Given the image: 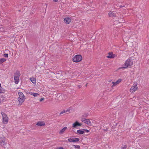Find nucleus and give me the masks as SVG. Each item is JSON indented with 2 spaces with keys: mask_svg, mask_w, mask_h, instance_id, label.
Returning a JSON list of instances; mask_svg holds the SVG:
<instances>
[{
  "mask_svg": "<svg viewBox=\"0 0 149 149\" xmlns=\"http://www.w3.org/2000/svg\"><path fill=\"white\" fill-rule=\"evenodd\" d=\"M81 121L88 125H91V123L89 119H85V118H81Z\"/></svg>",
  "mask_w": 149,
  "mask_h": 149,
  "instance_id": "8",
  "label": "nucleus"
},
{
  "mask_svg": "<svg viewBox=\"0 0 149 149\" xmlns=\"http://www.w3.org/2000/svg\"><path fill=\"white\" fill-rule=\"evenodd\" d=\"M118 6L120 8H121V7H123L124 6H122L121 5H120L119 4L118 5Z\"/></svg>",
  "mask_w": 149,
  "mask_h": 149,
  "instance_id": "31",
  "label": "nucleus"
},
{
  "mask_svg": "<svg viewBox=\"0 0 149 149\" xmlns=\"http://www.w3.org/2000/svg\"><path fill=\"white\" fill-rule=\"evenodd\" d=\"M74 148H77L78 149H79L80 148V146L78 145H74L73 146Z\"/></svg>",
  "mask_w": 149,
  "mask_h": 149,
  "instance_id": "22",
  "label": "nucleus"
},
{
  "mask_svg": "<svg viewBox=\"0 0 149 149\" xmlns=\"http://www.w3.org/2000/svg\"><path fill=\"white\" fill-rule=\"evenodd\" d=\"M70 111V110L69 109H67V110H65V112H69Z\"/></svg>",
  "mask_w": 149,
  "mask_h": 149,
  "instance_id": "32",
  "label": "nucleus"
},
{
  "mask_svg": "<svg viewBox=\"0 0 149 149\" xmlns=\"http://www.w3.org/2000/svg\"><path fill=\"white\" fill-rule=\"evenodd\" d=\"M73 139V142H79V139L78 138H74Z\"/></svg>",
  "mask_w": 149,
  "mask_h": 149,
  "instance_id": "18",
  "label": "nucleus"
},
{
  "mask_svg": "<svg viewBox=\"0 0 149 149\" xmlns=\"http://www.w3.org/2000/svg\"><path fill=\"white\" fill-rule=\"evenodd\" d=\"M133 64L132 60L130 58H128L125 62L124 66L122 67L121 68H131Z\"/></svg>",
  "mask_w": 149,
  "mask_h": 149,
  "instance_id": "1",
  "label": "nucleus"
},
{
  "mask_svg": "<svg viewBox=\"0 0 149 149\" xmlns=\"http://www.w3.org/2000/svg\"><path fill=\"white\" fill-rule=\"evenodd\" d=\"M29 94L31 95H32L34 97L37 96L39 95V94L36 93H33L32 92H29Z\"/></svg>",
  "mask_w": 149,
  "mask_h": 149,
  "instance_id": "15",
  "label": "nucleus"
},
{
  "mask_svg": "<svg viewBox=\"0 0 149 149\" xmlns=\"http://www.w3.org/2000/svg\"><path fill=\"white\" fill-rule=\"evenodd\" d=\"M65 113V110H64L63 111H61L60 113V114L61 115V114H63L64 113Z\"/></svg>",
  "mask_w": 149,
  "mask_h": 149,
  "instance_id": "28",
  "label": "nucleus"
},
{
  "mask_svg": "<svg viewBox=\"0 0 149 149\" xmlns=\"http://www.w3.org/2000/svg\"><path fill=\"white\" fill-rule=\"evenodd\" d=\"M127 148V146L126 145H124L121 147V149H126Z\"/></svg>",
  "mask_w": 149,
  "mask_h": 149,
  "instance_id": "25",
  "label": "nucleus"
},
{
  "mask_svg": "<svg viewBox=\"0 0 149 149\" xmlns=\"http://www.w3.org/2000/svg\"><path fill=\"white\" fill-rule=\"evenodd\" d=\"M62 97V95H61V97Z\"/></svg>",
  "mask_w": 149,
  "mask_h": 149,
  "instance_id": "41",
  "label": "nucleus"
},
{
  "mask_svg": "<svg viewBox=\"0 0 149 149\" xmlns=\"http://www.w3.org/2000/svg\"><path fill=\"white\" fill-rule=\"evenodd\" d=\"M116 55L115 54H112V58H114L116 56Z\"/></svg>",
  "mask_w": 149,
  "mask_h": 149,
  "instance_id": "30",
  "label": "nucleus"
},
{
  "mask_svg": "<svg viewBox=\"0 0 149 149\" xmlns=\"http://www.w3.org/2000/svg\"><path fill=\"white\" fill-rule=\"evenodd\" d=\"M5 92V90L1 86L0 88V93H4Z\"/></svg>",
  "mask_w": 149,
  "mask_h": 149,
  "instance_id": "16",
  "label": "nucleus"
},
{
  "mask_svg": "<svg viewBox=\"0 0 149 149\" xmlns=\"http://www.w3.org/2000/svg\"><path fill=\"white\" fill-rule=\"evenodd\" d=\"M64 21L66 24H68L71 22V20L69 17H67L64 19Z\"/></svg>",
  "mask_w": 149,
  "mask_h": 149,
  "instance_id": "11",
  "label": "nucleus"
},
{
  "mask_svg": "<svg viewBox=\"0 0 149 149\" xmlns=\"http://www.w3.org/2000/svg\"><path fill=\"white\" fill-rule=\"evenodd\" d=\"M21 75L20 72L18 70L16 71L14 74V79L15 83L17 84L19 80V77Z\"/></svg>",
  "mask_w": 149,
  "mask_h": 149,
  "instance_id": "3",
  "label": "nucleus"
},
{
  "mask_svg": "<svg viewBox=\"0 0 149 149\" xmlns=\"http://www.w3.org/2000/svg\"><path fill=\"white\" fill-rule=\"evenodd\" d=\"M78 126H81L82 125V123H79L78 122Z\"/></svg>",
  "mask_w": 149,
  "mask_h": 149,
  "instance_id": "35",
  "label": "nucleus"
},
{
  "mask_svg": "<svg viewBox=\"0 0 149 149\" xmlns=\"http://www.w3.org/2000/svg\"><path fill=\"white\" fill-rule=\"evenodd\" d=\"M0 143L1 145L2 146L6 144V143L5 142L4 139L0 140Z\"/></svg>",
  "mask_w": 149,
  "mask_h": 149,
  "instance_id": "12",
  "label": "nucleus"
},
{
  "mask_svg": "<svg viewBox=\"0 0 149 149\" xmlns=\"http://www.w3.org/2000/svg\"><path fill=\"white\" fill-rule=\"evenodd\" d=\"M138 83L136 82H135L132 86L131 87L130 89V92L133 93L135 91H137L138 89V87L137 86Z\"/></svg>",
  "mask_w": 149,
  "mask_h": 149,
  "instance_id": "5",
  "label": "nucleus"
},
{
  "mask_svg": "<svg viewBox=\"0 0 149 149\" xmlns=\"http://www.w3.org/2000/svg\"><path fill=\"white\" fill-rule=\"evenodd\" d=\"M118 13H112V21L114 22V24H117L119 22V18L118 16Z\"/></svg>",
  "mask_w": 149,
  "mask_h": 149,
  "instance_id": "4",
  "label": "nucleus"
},
{
  "mask_svg": "<svg viewBox=\"0 0 149 149\" xmlns=\"http://www.w3.org/2000/svg\"><path fill=\"white\" fill-rule=\"evenodd\" d=\"M88 116V115L87 114H84L82 116V118H86Z\"/></svg>",
  "mask_w": 149,
  "mask_h": 149,
  "instance_id": "24",
  "label": "nucleus"
},
{
  "mask_svg": "<svg viewBox=\"0 0 149 149\" xmlns=\"http://www.w3.org/2000/svg\"><path fill=\"white\" fill-rule=\"evenodd\" d=\"M3 119V122L4 124H6L8 122V118L7 116V115L3 112H2L1 113Z\"/></svg>",
  "mask_w": 149,
  "mask_h": 149,
  "instance_id": "7",
  "label": "nucleus"
},
{
  "mask_svg": "<svg viewBox=\"0 0 149 149\" xmlns=\"http://www.w3.org/2000/svg\"><path fill=\"white\" fill-rule=\"evenodd\" d=\"M122 81V79H119L117 80L115 82H112V84H113V86H115L118 84L120 83Z\"/></svg>",
  "mask_w": 149,
  "mask_h": 149,
  "instance_id": "10",
  "label": "nucleus"
},
{
  "mask_svg": "<svg viewBox=\"0 0 149 149\" xmlns=\"http://www.w3.org/2000/svg\"><path fill=\"white\" fill-rule=\"evenodd\" d=\"M78 87L79 88H80L81 87V86H80V85H79L78 86Z\"/></svg>",
  "mask_w": 149,
  "mask_h": 149,
  "instance_id": "37",
  "label": "nucleus"
},
{
  "mask_svg": "<svg viewBox=\"0 0 149 149\" xmlns=\"http://www.w3.org/2000/svg\"><path fill=\"white\" fill-rule=\"evenodd\" d=\"M18 94L19 95V97L18 100L19 102L18 104L19 105H21L24 101L25 97L23 93L22 92H18Z\"/></svg>",
  "mask_w": 149,
  "mask_h": 149,
  "instance_id": "2",
  "label": "nucleus"
},
{
  "mask_svg": "<svg viewBox=\"0 0 149 149\" xmlns=\"http://www.w3.org/2000/svg\"><path fill=\"white\" fill-rule=\"evenodd\" d=\"M67 127H64L60 131V133L62 134L67 129Z\"/></svg>",
  "mask_w": 149,
  "mask_h": 149,
  "instance_id": "17",
  "label": "nucleus"
},
{
  "mask_svg": "<svg viewBox=\"0 0 149 149\" xmlns=\"http://www.w3.org/2000/svg\"><path fill=\"white\" fill-rule=\"evenodd\" d=\"M78 122L77 121H76L73 124L72 126V127L73 128H75L77 126H78Z\"/></svg>",
  "mask_w": 149,
  "mask_h": 149,
  "instance_id": "14",
  "label": "nucleus"
},
{
  "mask_svg": "<svg viewBox=\"0 0 149 149\" xmlns=\"http://www.w3.org/2000/svg\"><path fill=\"white\" fill-rule=\"evenodd\" d=\"M6 59L4 58H0V64H2V63L6 61Z\"/></svg>",
  "mask_w": 149,
  "mask_h": 149,
  "instance_id": "19",
  "label": "nucleus"
},
{
  "mask_svg": "<svg viewBox=\"0 0 149 149\" xmlns=\"http://www.w3.org/2000/svg\"><path fill=\"white\" fill-rule=\"evenodd\" d=\"M59 74V73H57V74H56L57 75V74Z\"/></svg>",
  "mask_w": 149,
  "mask_h": 149,
  "instance_id": "40",
  "label": "nucleus"
},
{
  "mask_svg": "<svg viewBox=\"0 0 149 149\" xmlns=\"http://www.w3.org/2000/svg\"><path fill=\"white\" fill-rule=\"evenodd\" d=\"M44 100V98H41L40 99V102H42V100Z\"/></svg>",
  "mask_w": 149,
  "mask_h": 149,
  "instance_id": "34",
  "label": "nucleus"
},
{
  "mask_svg": "<svg viewBox=\"0 0 149 149\" xmlns=\"http://www.w3.org/2000/svg\"><path fill=\"white\" fill-rule=\"evenodd\" d=\"M36 125L39 126H42L45 125V123L43 121H39L37 123Z\"/></svg>",
  "mask_w": 149,
  "mask_h": 149,
  "instance_id": "9",
  "label": "nucleus"
},
{
  "mask_svg": "<svg viewBox=\"0 0 149 149\" xmlns=\"http://www.w3.org/2000/svg\"><path fill=\"white\" fill-rule=\"evenodd\" d=\"M68 141L70 142H73V139L71 138H69L68 140Z\"/></svg>",
  "mask_w": 149,
  "mask_h": 149,
  "instance_id": "23",
  "label": "nucleus"
},
{
  "mask_svg": "<svg viewBox=\"0 0 149 149\" xmlns=\"http://www.w3.org/2000/svg\"><path fill=\"white\" fill-rule=\"evenodd\" d=\"M83 130H84V132H89V131L88 130H87V129H83Z\"/></svg>",
  "mask_w": 149,
  "mask_h": 149,
  "instance_id": "27",
  "label": "nucleus"
},
{
  "mask_svg": "<svg viewBox=\"0 0 149 149\" xmlns=\"http://www.w3.org/2000/svg\"><path fill=\"white\" fill-rule=\"evenodd\" d=\"M84 133V131L81 130H78L77 131L76 133L79 134H83Z\"/></svg>",
  "mask_w": 149,
  "mask_h": 149,
  "instance_id": "13",
  "label": "nucleus"
},
{
  "mask_svg": "<svg viewBox=\"0 0 149 149\" xmlns=\"http://www.w3.org/2000/svg\"><path fill=\"white\" fill-rule=\"evenodd\" d=\"M8 54H5L3 55L4 57L6 58H8Z\"/></svg>",
  "mask_w": 149,
  "mask_h": 149,
  "instance_id": "26",
  "label": "nucleus"
},
{
  "mask_svg": "<svg viewBox=\"0 0 149 149\" xmlns=\"http://www.w3.org/2000/svg\"><path fill=\"white\" fill-rule=\"evenodd\" d=\"M108 15L109 17H111L112 16V12L111 11H110Z\"/></svg>",
  "mask_w": 149,
  "mask_h": 149,
  "instance_id": "29",
  "label": "nucleus"
},
{
  "mask_svg": "<svg viewBox=\"0 0 149 149\" xmlns=\"http://www.w3.org/2000/svg\"><path fill=\"white\" fill-rule=\"evenodd\" d=\"M57 149H64V148L62 147H60L57 148Z\"/></svg>",
  "mask_w": 149,
  "mask_h": 149,
  "instance_id": "33",
  "label": "nucleus"
},
{
  "mask_svg": "<svg viewBox=\"0 0 149 149\" xmlns=\"http://www.w3.org/2000/svg\"><path fill=\"white\" fill-rule=\"evenodd\" d=\"M101 93L102 94V95L103 94V93Z\"/></svg>",
  "mask_w": 149,
  "mask_h": 149,
  "instance_id": "38",
  "label": "nucleus"
},
{
  "mask_svg": "<svg viewBox=\"0 0 149 149\" xmlns=\"http://www.w3.org/2000/svg\"><path fill=\"white\" fill-rule=\"evenodd\" d=\"M87 84L86 85V86H87Z\"/></svg>",
  "mask_w": 149,
  "mask_h": 149,
  "instance_id": "39",
  "label": "nucleus"
},
{
  "mask_svg": "<svg viewBox=\"0 0 149 149\" xmlns=\"http://www.w3.org/2000/svg\"><path fill=\"white\" fill-rule=\"evenodd\" d=\"M82 59V56L81 55H77L72 58V60L74 62H78L80 61Z\"/></svg>",
  "mask_w": 149,
  "mask_h": 149,
  "instance_id": "6",
  "label": "nucleus"
},
{
  "mask_svg": "<svg viewBox=\"0 0 149 149\" xmlns=\"http://www.w3.org/2000/svg\"><path fill=\"white\" fill-rule=\"evenodd\" d=\"M30 80L33 83V84H36V81L35 78H30Z\"/></svg>",
  "mask_w": 149,
  "mask_h": 149,
  "instance_id": "20",
  "label": "nucleus"
},
{
  "mask_svg": "<svg viewBox=\"0 0 149 149\" xmlns=\"http://www.w3.org/2000/svg\"><path fill=\"white\" fill-rule=\"evenodd\" d=\"M109 56H107V58H112V52H110L109 53Z\"/></svg>",
  "mask_w": 149,
  "mask_h": 149,
  "instance_id": "21",
  "label": "nucleus"
},
{
  "mask_svg": "<svg viewBox=\"0 0 149 149\" xmlns=\"http://www.w3.org/2000/svg\"><path fill=\"white\" fill-rule=\"evenodd\" d=\"M58 0H53V1L54 2H57L58 1Z\"/></svg>",
  "mask_w": 149,
  "mask_h": 149,
  "instance_id": "36",
  "label": "nucleus"
}]
</instances>
